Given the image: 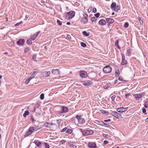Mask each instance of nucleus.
<instances>
[{
    "mask_svg": "<svg viewBox=\"0 0 148 148\" xmlns=\"http://www.w3.org/2000/svg\"><path fill=\"white\" fill-rule=\"evenodd\" d=\"M80 130L84 136H86L92 134L94 133L93 131L91 130H84L83 129H80Z\"/></svg>",
    "mask_w": 148,
    "mask_h": 148,
    "instance_id": "nucleus-1",
    "label": "nucleus"
},
{
    "mask_svg": "<svg viewBox=\"0 0 148 148\" xmlns=\"http://www.w3.org/2000/svg\"><path fill=\"white\" fill-rule=\"evenodd\" d=\"M75 12L71 10L67 12L64 15L65 18L67 19H70L73 18L75 16Z\"/></svg>",
    "mask_w": 148,
    "mask_h": 148,
    "instance_id": "nucleus-2",
    "label": "nucleus"
},
{
    "mask_svg": "<svg viewBox=\"0 0 148 148\" xmlns=\"http://www.w3.org/2000/svg\"><path fill=\"white\" fill-rule=\"evenodd\" d=\"M61 110L58 111V112L59 114H64L69 111L68 108L66 107L62 106L60 107Z\"/></svg>",
    "mask_w": 148,
    "mask_h": 148,
    "instance_id": "nucleus-3",
    "label": "nucleus"
},
{
    "mask_svg": "<svg viewBox=\"0 0 148 148\" xmlns=\"http://www.w3.org/2000/svg\"><path fill=\"white\" fill-rule=\"evenodd\" d=\"M76 119L77 120L78 123L80 124H82L85 122V119L82 118L81 115H76Z\"/></svg>",
    "mask_w": 148,
    "mask_h": 148,
    "instance_id": "nucleus-4",
    "label": "nucleus"
},
{
    "mask_svg": "<svg viewBox=\"0 0 148 148\" xmlns=\"http://www.w3.org/2000/svg\"><path fill=\"white\" fill-rule=\"evenodd\" d=\"M111 71L112 68L109 65L106 66L103 69V72L106 73H110Z\"/></svg>",
    "mask_w": 148,
    "mask_h": 148,
    "instance_id": "nucleus-5",
    "label": "nucleus"
},
{
    "mask_svg": "<svg viewBox=\"0 0 148 148\" xmlns=\"http://www.w3.org/2000/svg\"><path fill=\"white\" fill-rule=\"evenodd\" d=\"M53 125H55L56 127H57V125L56 124L53 123L52 122L49 123L46 122L45 123H44L43 126H45L48 128H51V126Z\"/></svg>",
    "mask_w": 148,
    "mask_h": 148,
    "instance_id": "nucleus-6",
    "label": "nucleus"
},
{
    "mask_svg": "<svg viewBox=\"0 0 148 148\" xmlns=\"http://www.w3.org/2000/svg\"><path fill=\"white\" fill-rule=\"evenodd\" d=\"M83 84L86 86H90L92 85V82L90 80H85L83 82Z\"/></svg>",
    "mask_w": 148,
    "mask_h": 148,
    "instance_id": "nucleus-7",
    "label": "nucleus"
},
{
    "mask_svg": "<svg viewBox=\"0 0 148 148\" xmlns=\"http://www.w3.org/2000/svg\"><path fill=\"white\" fill-rule=\"evenodd\" d=\"M88 147L89 148H97V146L95 143L91 142L88 143Z\"/></svg>",
    "mask_w": 148,
    "mask_h": 148,
    "instance_id": "nucleus-8",
    "label": "nucleus"
},
{
    "mask_svg": "<svg viewBox=\"0 0 148 148\" xmlns=\"http://www.w3.org/2000/svg\"><path fill=\"white\" fill-rule=\"evenodd\" d=\"M111 115L112 116L119 119L121 117V114H119L116 112H111Z\"/></svg>",
    "mask_w": 148,
    "mask_h": 148,
    "instance_id": "nucleus-9",
    "label": "nucleus"
},
{
    "mask_svg": "<svg viewBox=\"0 0 148 148\" xmlns=\"http://www.w3.org/2000/svg\"><path fill=\"white\" fill-rule=\"evenodd\" d=\"M80 76L82 78H86L87 76V73L86 72L84 71H82L79 72Z\"/></svg>",
    "mask_w": 148,
    "mask_h": 148,
    "instance_id": "nucleus-10",
    "label": "nucleus"
},
{
    "mask_svg": "<svg viewBox=\"0 0 148 148\" xmlns=\"http://www.w3.org/2000/svg\"><path fill=\"white\" fill-rule=\"evenodd\" d=\"M25 40L24 39H20L17 42V44L18 45L22 46L24 44Z\"/></svg>",
    "mask_w": 148,
    "mask_h": 148,
    "instance_id": "nucleus-11",
    "label": "nucleus"
},
{
    "mask_svg": "<svg viewBox=\"0 0 148 148\" xmlns=\"http://www.w3.org/2000/svg\"><path fill=\"white\" fill-rule=\"evenodd\" d=\"M96 121L98 123H99V125L102 126H103L106 127H108L109 125L106 123H105L103 121H99L98 120H97Z\"/></svg>",
    "mask_w": 148,
    "mask_h": 148,
    "instance_id": "nucleus-12",
    "label": "nucleus"
},
{
    "mask_svg": "<svg viewBox=\"0 0 148 148\" xmlns=\"http://www.w3.org/2000/svg\"><path fill=\"white\" fill-rule=\"evenodd\" d=\"M53 75H59L60 73V71L59 69H53L51 71Z\"/></svg>",
    "mask_w": 148,
    "mask_h": 148,
    "instance_id": "nucleus-13",
    "label": "nucleus"
},
{
    "mask_svg": "<svg viewBox=\"0 0 148 148\" xmlns=\"http://www.w3.org/2000/svg\"><path fill=\"white\" fill-rule=\"evenodd\" d=\"M36 69H35L34 71H33L31 76L28 77V83L29 82L30 80L33 78H34L36 76L37 73V72L35 71Z\"/></svg>",
    "mask_w": 148,
    "mask_h": 148,
    "instance_id": "nucleus-14",
    "label": "nucleus"
},
{
    "mask_svg": "<svg viewBox=\"0 0 148 148\" xmlns=\"http://www.w3.org/2000/svg\"><path fill=\"white\" fill-rule=\"evenodd\" d=\"M35 130V129L33 127H30L28 129V136L32 134Z\"/></svg>",
    "mask_w": 148,
    "mask_h": 148,
    "instance_id": "nucleus-15",
    "label": "nucleus"
},
{
    "mask_svg": "<svg viewBox=\"0 0 148 148\" xmlns=\"http://www.w3.org/2000/svg\"><path fill=\"white\" fill-rule=\"evenodd\" d=\"M68 144L69 146L71 147H76L75 143V142L70 141L69 142Z\"/></svg>",
    "mask_w": 148,
    "mask_h": 148,
    "instance_id": "nucleus-16",
    "label": "nucleus"
},
{
    "mask_svg": "<svg viewBox=\"0 0 148 148\" xmlns=\"http://www.w3.org/2000/svg\"><path fill=\"white\" fill-rule=\"evenodd\" d=\"M88 21V19L86 17L83 18L81 20V22L84 24L87 23Z\"/></svg>",
    "mask_w": 148,
    "mask_h": 148,
    "instance_id": "nucleus-17",
    "label": "nucleus"
},
{
    "mask_svg": "<svg viewBox=\"0 0 148 148\" xmlns=\"http://www.w3.org/2000/svg\"><path fill=\"white\" fill-rule=\"evenodd\" d=\"M99 23L102 25H105L106 24V21L103 19H101L99 21Z\"/></svg>",
    "mask_w": 148,
    "mask_h": 148,
    "instance_id": "nucleus-18",
    "label": "nucleus"
},
{
    "mask_svg": "<svg viewBox=\"0 0 148 148\" xmlns=\"http://www.w3.org/2000/svg\"><path fill=\"white\" fill-rule=\"evenodd\" d=\"M43 127V125H41L40 124H38L37 126L35 125V130H38L42 128Z\"/></svg>",
    "mask_w": 148,
    "mask_h": 148,
    "instance_id": "nucleus-19",
    "label": "nucleus"
},
{
    "mask_svg": "<svg viewBox=\"0 0 148 148\" xmlns=\"http://www.w3.org/2000/svg\"><path fill=\"white\" fill-rule=\"evenodd\" d=\"M134 96L135 97V98L136 100H139L141 98V96L140 94H134Z\"/></svg>",
    "mask_w": 148,
    "mask_h": 148,
    "instance_id": "nucleus-20",
    "label": "nucleus"
},
{
    "mask_svg": "<svg viewBox=\"0 0 148 148\" xmlns=\"http://www.w3.org/2000/svg\"><path fill=\"white\" fill-rule=\"evenodd\" d=\"M132 51V49H128L127 50L126 54L128 56H129L131 55V53Z\"/></svg>",
    "mask_w": 148,
    "mask_h": 148,
    "instance_id": "nucleus-21",
    "label": "nucleus"
},
{
    "mask_svg": "<svg viewBox=\"0 0 148 148\" xmlns=\"http://www.w3.org/2000/svg\"><path fill=\"white\" fill-rule=\"evenodd\" d=\"M99 111L101 112L102 114H104L106 115H108V112H106V111L103 110H100Z\"/></svg>",
    "mask_w": 148,
    "mask_h": 148,
    "instance_id": "nucleus-22",
    "label": "nucleus"
},
{
    "mask_svg": "<svg viewBox=\"0 0 148 148\" xmlns=\"http://www.w3.org/2000/svg\"><path fill=\"white\" fill-rule=\"evenodd\" d=\"M111 85V84L109 83H107L105 86H103V88L105 89H108Z\"/></svg>",
    "mask_w": 148,
    "mask_h": 148,
    "instance_id": "nucleus-23",
    "label": "nucleus"
},
{
    "mask_svg": "<svg viewBox=\"0 0 148 148\" xmlns=\"http://www.w3.org/2000/svg\"><path fill=\"white\" fill-rule=\"evenodd\" d=\"M123 108H124V107H121L118 108L116 109V111L119 112H124L125 111L123 110Z\"/></svg>",
    "mask_w": 148,
    "mask_h": 148,
    "instance_id": "nucleus-24",
    "label": "nucleus"
},
{
    "mask_svg": "<svg viewBox=\"0 0 148 148\" xmlns=\"http://www.w3.org/2000/svg\"><path fill=\"white\" fill-rule=\"evenodd\" d=\"M116 3L115 2H112L111 5V8L112 9H114V8H116Z\"/></svg>",
    "mask_w": 148,
    "mask_h": 148,
    "instance_id": "nucleus-25",
    "label": "nucleus"
},
{
    "mask_svg": "<svg viewBox=\"0 0 148 148\" xmlns=\"http://www.w3.org/2000/svg\"><path fill=\"white\" fill-rule=\"evenodd\" d=\"M114 20L113 19L111 18H110L108 23V26H109L110 24L113 23L114 22Z\"/></svg>",
    "mask_w": 148,
    "mask_h": 148,
    "instance_id": "nucleus-26",
    "label": "nucleus"
},
{
    "mask_svg": "<svg viewBox=\"0 0 148 148\" xmlns=\"http://www.w3.org/2000/svg\"><path fill=\"white\" fill-rule=\"evenodd\" d=\"M127 60H122V61L121 63V65H124L127 64Z\"/></svg>",
    "mask_w": 148,
    "mask_h": 148,
    "instance_id": "nucleus-27",
    "label": "nucleus"
},
{
    "mask_svg": "<svg viewBox=\"0 0 148 148\" xmlns=\"http://www.w3.org/2000/svg\"><path fill=\"white\" fill-rule=\"evenodd\" d=\"M34 143L38 147H39L41 144V142L40 141H34Z\"/></svg>",
    "mask_w": 148,
    "mask_h": 148,
    "instance_id": "nucleus-28",
    "label": "nucleus"
},
{
    "mask_svg": "<svg viewBox=\"0 0 148 148\" xmlns=\"http://www.w3.org/2000/svg\"><path fill=\"white\" fill-rule=\"evenodd\" d=\"M83 35L85 36H87L90 35L89 33H87L86 31H84L82 32Z\"/></svg>",
    "mask_w": 148,
    "mask_h": 148,
    "instance_id": "nucleus-29",
    "label": "nucleus"
},
{
    "mask_svg": "<svg viewBox=\"0 0 148 148\" xmlns=\"http://www.w3.org/2000/svg\"><path fill=\"white\" fill-rule=\"evenodd\" d=\"M118 79L120 81H122L124 82H127V81L124 80L122 76H120L119 77Z\"/></svg>",
    "mask_w": 148,
    "mask_h": 148,
    "instance_id": "nucleus-30",
    "label": "nucleus"
},
{
    "mask_svg": "<svg viewBox=\"0 0 148 148\" xmlns=\"http://www.w3.org/2000/svg\"><path fill=\"white\" fill-rule=\"evenodd\" d=\"M119 71L118 69L115 72V75L116 77H118L119 76Z\"/></svg>",
    "mask_w": 148,
    "mask_h": 148,
    "instance_id": "nucleus-31",
    "label": "nucleus"
},
{
    "mask_svg": "<svg viewBox=\"0 0 148 148\" xmlns=\"http://www.w3.org/2000/svg\"><path fill=\"white\" fill-rule=\"evenodd\" d=\"M44 73L46 76H48L50 75L51 73L50 71H45L44 72Z\"/></svg>",
    "mask_w": 148,
    "mask_h": 148,
    "instance_id": "nucleus-32",
    "label": "nucleus"
},
{
    "mask_svg": "<svg viewBox=\"0 0 148 148\" xmlns=\"http://www.w3.org/2000/svg\"><path fill=\"white\" fill-rule=\"evenodd\" d=\"M73 132V131L72 130L69 129H67L66 131V132L68 134H71Z\"/></svg>",
    "mask_w": 148,
    "mask_h": 148,
    "instance_id": "nucleus-33",
    "label": "nucleus"
},
{
    "mask_svg": "<svg viewBox=\"0 0 148 148\" xmlns=\"http://www.w3.org/2000/svg\"><path fill=\"white\" fill-rule=\"evenodd\" d=\"M120 7L119 5H116V8L113 10L115 11H118L119 10H120Z\"/></svg>",
    "mask_w": 148,
    "mask_h": 148,
    "instance_id": "nucleus-34",
    "label": "nucleus"
},
{
    "mask_svg": "<svg viewBox=\"0 0 148 148\" xmlns=\"http://www.w3.org/2000/svg\"><path fill=\"white\" fill-rule=\"evenodd\" d=\"M36 54H34L33 55L32 59L34 61H35V62L37 61V60H36Z\"/></svg>",
    "mask_w": 148,
    "mask_h": 148,
    "instance_id": "nucleus-35",
    "label": "nucleus"
},
{
    "mask_svg": "<svg viewBox=\"0 0 148 148\" xmlns=\"http://www.w3.org/2000/svg\"><path fill=\"white\" fill-rule=\"evenodd\" d=\"M81 45L82 47H85L86 46V44L84 42H81Z\"/></svg>",
    "mask_w": 148,
    "mask_h": 148,
    "instance_id": "nucleus-36",
    "label": "nucleus"
},
{
    "mask_svg": "<svg viewBox=\"0 0 148 148\" xmlns=\"http://www.w3.org/2000/svg\"><path fill=\"white\" fill-rule=\"evenodd\" d=\"M129 23L128 22H125L124 25V27L125 28H127L129 26Z\"/></svg>",
    "mask_w": 148,
    "mask_h": 148,
    "instance_id": "nucleus-37",
    "label": "nucleus"
},
{
    "mask_svg": "<svg viewBox=\"0 0 148 148\" xmlns=\"http://www.w3.org/2000/svg\"><path fill=\"white\" fill-rule=\"evenodd\" d=\"M144 106L145 108H147L148 107V101L145 102Z\"/></svg>",
    "mask_w": 148,
    "mask_h": 148,
    "instance_id": "nucleus-38",
    "label": "nucleus"
},
{
    "mask_svg": "<svg viewBox=\"0 0 148 148\" xmlns=\"http://www.w3.org/2000/svg\"><path fill=\"white\" fill-rule=\"evenodd\" d=\"M27 115H28V110L25 111L23 115L24 117H25Z\"/></svg>",
    "mask_w": 148,
    "mask_h": 148,
    "instance_id": "nucleus-39",
    "label": "nucleus"
},
{
    "mask_svg": "<svg viewBox=\"0 0 148 148\" xmlns=\"http://www.w3.org/2000/svg\"><path fill=\"white\" fill-rule=\"evenodd\" d=\"M44 98V93L41 94L40 95V98L41 100H43Z\"/></svg>",
    "mask_w": 148,
    "mask_h": 148,
    "instance_id": "nucleus-40",
    "label": "nucleus"
},
{
    "mask_svg": "<svg viewBox=\"0 0 148 148\" xmlns=\"http://www.w3.org/2000/svg\"><path fill=\"white\" fill-rule=\"evenodd\" d=\"M40 33V31H39L36 34H34L33 35L36 37V38L37 37L38 35Z\"/></svg>",
    "mask_w": 148,
    "mask_h": 148,
    "instance_id": "nucleus-41",
    "label": "nucleus"
},
{
    "mask_svg": "<svg viewBox=\"0 0 148 148\" xmlns=\"http://www.w3.org/2000/svg\"><path fill=\"white\" fill-rule=\"evenodd\" d=\"M97 19V18L95 17H92L91 18V20L92 22H93L96 20Z\"/></svg>",
    "mask_w": 148,
    "mask_h": 148,
    "instance_id": "nucleus-42",
    "label": "nucleus"
},
{
    "mask_svg": "<svg viewBox=\"0 0 148 148\" xmlns=\"http://www.w3.org/2000/svg\"><path fill=\"white\" fill-rule=\"evenodd\" d=\"M146 111V110L144 108H142V112L145 114H147Z\"/></svg>",
    "mask_w": 148,
    "mask_h": 148,
    "instance_id": "nucleus-43",
    "label": "nucleus"
},
{
    "mask_svg": "<svg viewBox=\"0 0 148 148\" xmlns=\"http://www.w3.org/2000/svg\"><path fill=\"white\" fill-rule=\"evenodd\" d=\"M71 38V37L70 35H67L66 37V39L68 40H70Z\"/></svg>",
    "mask_w": 148,
    "mask_h": 148,
    "instance_id": "nucleus-44",
    "label": "nucleus"
},
{
    "mask_svg": "<svg viewBox=\"0 0 148 148\" xmlns=\"http://www.w3.org/2000/svg\"><path fill=\"white\" fill-rule=\"evenodd\" d=\"M121 55L122 56V60H125V56L124 54L123 53H121Z\"/></svg>",
    "mask_w": 148,
    "mask_h": 148,
    "instance_id": "nucleus-45",
    "label": "nucleus"
},
{
    "mask_svg": "<svg viewBox=\"0 0 148 148\" xmlns=\"http://www.w3.org/2000/svg\"><path fill=\"white\" fill-rule=\"evenodd\" d=\"M66 140H62L60 141V144L62 145L65 143H66Z\"/></svg>",
    "mask_w": 148,
    "mask_h": 148,
    "instance_id": "nucleus-46",
    "label": "nucleus"
},
{
    "mask_svg": "<svg viewBox=\"0 0 148 148\" xmlns=\"http://www.w3.org/2000/svg\"><path fill=\"white\" fill-rule=\"evenodd\" d=\"M138 20H139V22L141 24V25H142L143 24V21L141 20V18H140V17H138Z\"/></svg>",
    "mask_w": 148,
    "mask_h": 148,
    "instance_id": "nucleus-47",
    "label": "nucleus"
},
{
    "mask_svg": "<svg viewBox=\"0 0 148 148\" xmlns=\"http://www.w3.org/2000/svg\"><path fill=\"white\" fill-rule=\"evenodd\" d=\"M100 15V14L99 13L97 12L96 14H95V16L96 18H98Z\"/></svg>",
    "mask_w": 148,
    "mask_h": 148,
    "instance_id": "nucleus-48",
    "label": "nucleus"
},
{
    "mask_svg": "<svg viewBox=\"0 0 148 148\" xmlns=\"http://www.w3.org/2000/svg\"><path fill=\"white\" fill-rule=\"evenodd\" d=\"M57 23L59 25H61L62 24V22L58 19L57 20Z\"/></svg>",
    "mask_w": 148,
    "mask_h": 148,
    "instance_id": "nucleus-49",
    "label": "nucleus"
},
{
    "mask_svg": "<svg viewBox=\"0 0 148 148\" xmlns=\"http://www.w3.org/2000/svg\"><path fill=\"white\" fill-rule=\"evenodd\" d=\"M67 130V128L66 127H65L61 131V132H64L65 131H66Z\"/></svg>",
    "mask_w": 148,
    "mask_h": 148,
    "instance_id": "nucleus-50",
    "label": "nucleus"
},
{
    "mask_svg": "<svg viewBox=\"0 0 148 148\" xmlns=\"http://www.w3.org/2000/svg\"><path fill=\"white\" fill-rule=\"evenodd\" d=\"M56 122L58 124V125L59 126L60 124L61 123V120L59 119L58 120H56Z\"/></svg>",
    "mask_w": 148,
    "mask_h": 148,
    "instance_id": "nucleus-51",
    "label": "nucleus"
},
{
    "mask_svg": "<svg viewBox=\"0 0 148 148\" xmlns=\"http://www.w3.org/2000/svg\"><path fill=\"white\" fill-rule=\"evenodd\" d=\"M32 39H28V45H31L32 43Z\"/></svg>",
    "mask_w": 148,
    "mask_h": 148,
    "instance_id": "nucleus-52",
    "label": "nucleus"
},
{
    "mask_svg": "<svg viewBox=\"0 0 148 148\" xmlns=\"http://www.w3.org/2000/svg\"><path fill=\"white\" fill-rule=\"evenodd\" d=\"M45 148H49V144L46 143H45Z\"/></svg>",
    "mask_w": 148,
    "mask_h": 148,
    "instance_id": "nucleus-53",
    "label": "nucleus"
},
{
    "mask_svg": "<svg viewBox=\"0 0 148 148\" xmlns=\"http://www.w3.org/2000/svg\"><path fill=\"white\" fill-rule=\"evenodd\" d=\"M31 38L32 40H34L36 38V37L34 36V35H33L32 36H31Z\"/></svg>",
    "mask_w": 148,
    "mask_h": 148,
    "instance_id": "nucleus-54",
    "label": "nucleus"
},
{
    "mask_svg": "<svg viewBox=\"0 0 148 148\" xmlns=\"http://www.w3.org/2000/svg\"><path fill=\"white\" fill-rule=\"evenodd\" d=\"M22 23V21H20V22H18V23H16L15 25V26H18L19 25H20V24H21V23Z\"/></svg>",
    "mask_w": 148,
    "mask_h": 148,
    "instance_id": "nucleus-55",
    "label": "nucleus"
},
{
    "mask_svg": "<svg viewBox=\"0 0 148 148\" xmlns=\"http://www.w3.org/2000/svg\"><path fill=\"white\" fill-rule=\"evenodd\" d=\"M30 120L32 121V123H33L35 121L34 119L33 118V117H32V116H31V118H30Z\"/></svg>",
    "mask_w": 148,
    "mask_h": 148,
    "instance_id": "nucleus-56",
    "label": "nucleus"
},
{
    "mask_svg": "<svg viewBox=\"0 0 148 148\" xmlns=\"http://www.w3.org/2000/svg\"><path fill=\"white\" fill-rule=\"evenodd\" d=\"M140 94L141 96V97L142 96H144L145 95V92H143L140 93Z\"/></svg>",
    "mask_w": 148,
    "mask_h": 148,
    "instance_id": "nucleus-57",
    "label": "nucleus"
},
{
    "mask_svg": "<svg viewBox=\"0 0 148 148\" xmlns=\"http://www.w3.org/2000/svg\"><path fill=\"white\" fill-rule=\"evenodd\" d=\"M116 97V96L115 95H113L111 97V99L112 101H114V100L115 99Z\"/></svg>",
    "mask_w": 148,
    "mask_h": 148,
    "instance_id": "nucleus-58",
    "label": "nucleus"
},
{
    "mask_svg": "<svg viewBox=\"0 0 148 148\" xmlns=\"http://www.w3.org/2000/svg\"><path fill=\"white\" fill-rule=\"evenodd\" d=\"M83 15L84 16V17H86L87 18V17H88L87 14L85 13H83Z\"/></svg>",
    "mask_w": 148,
    "mask_h": 148,
    "instance_id": "nucleus-59",
    "label": "nucleus"
},
{
    "mask_svg": "<svg viewBox=\"0 0 148 148\" xmlns=\"http://www.w3.org/2000/svg\"><path fill=\"white\" fill-rule=\"evenodd\" d=\"M118 43H119V40H116L115 42V45L116 47L117 45H118Z\"/></svg>",
    "mask_w": 148,
    "mask_h": 148,
    "instance_id": "nucleus-60",
    "label": "nucleus"
},
{
    "mask_svg": "<svg viewBox=\"0 0 148 148\" xmlns=\"http://www.w3.org/2000/svg\"><path fill=\"white\" fill-rule=\"evenodd\" d=\"M131 95V94L130 93H126L125 95V96L126 98H127L128 97V96H130Z\"/></svg>",
    "mask_w": 148,
    "mask_h": 148,
    "instance_id": "nucleus-61",
    "label": "nucleus"
},
{
    "mask_svg": "<svg viewBox=\"0 0 148 148\" xmlns=\"http://www.w3.org/2000/svg\"><path fill=\"white\" fill-rule=\"evenodd\" d=\"M103 136L104 137H105L106 138H107L108 135L107 134H103Z\"/></svg>",
    "mask_w": 148,
    "mask_h": 148,
    "instance_id": "nucleus-62",
    "label": "nucleus"
},
{
    "mask_svg": "<svg viewBox=\"0 0 148 148\" xmlns=\"http://www.w3.org/2000/svg\"><path fill=\"white\" fill-rule=\"evenodd\" d=\"M108 141L107 140H104L103 142V144H104V145H106L107 144H108Z\"/></svg>",
    "mask_w": 148,
    "mask_h": 148,
    "instance_id": "nucleus-63",
    "label": "nucleus"
},
{
    "mask_svg": "<svg viewBox=\"0 0 148 148\" xmlns=\"http://www.w3.org/2000/svg\"><path fill=\"white\" fill-rule=\"evenodd\" d=\"M93 11L94 13H96L97 12V9L96 8H94L93 9Z\"/></svg>",
    "mask_w": 148,
    "mask_h": 148,
    "instance_id": "nucleus-64",
    "label": "nucleus"
}]
</instances>
